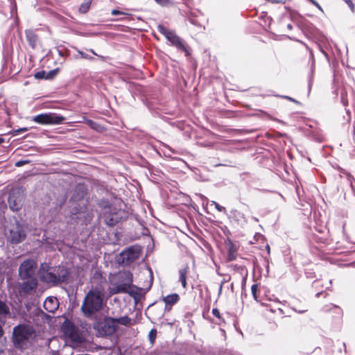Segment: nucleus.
<instances>
[{
  "label": "nucleus",
  "instance_id": "obj_17",
  "mask_svg": "<svg viewBox=\"0 0 355 355\" xmlns=\"http://www.w3.org/2000/svg\"><path fill=\"white\" fill-rule=\"evenodd\" d=\"M189 273V266H186L183 268H181L179 270V281L181 282L182 286L184 288H187V276Z\"/></svg>",
  "mask_w": 355,
  "mask_h": 355
},
{
  "label": "nucleus",
  "instance_id": "obj_42",
  "mask_svg": "<svg viewBox=\"0 0 355 355\" xmlns=\"http://www.w3.org/2000/svg\"><path fill=\"white\" fill-rule=\"evenodd\" d=\"M267 250H270V247L268 245L267 247Z\"/></svg>",
  "mask_w": 355,
  "mask_h": 355
},
{
  "label": "nucleus",
  "instance_id": "obj_20",
  "mask_svg": "<svg viewBox=\"0 0 355 355\" xmlns=\"http://www.w3.org/2000/svg\"><path fill=\"white\" fill-rule=\"evenodd\" d=\"M10 314V308L5 302L0 300V315L6 316Z\"/></svg>",
  "mask_w": 355,
  "mask_h": 355
},
{
  "label": "nucleus",
  "instance_id": "obj_28",
  "mask_svg": "<svg viewBox=\"0 0 355 355\" xmlns=\"http://www.w3.org/2000/svg\"><path fill=\"white\" fill-rule=\"evenodd\" d=\"M28 163H30L29 160H19L15 163V166L17 167H20Z\"/></svg>",
  "mask_w": 355,
  "mask_h": 355
},
{
  "label": "nucleus",
  "instance_id": "obj_1",
  "mask_svg": "<svg viewBox=\"0 0 355 355\" xmlns=\"http://www.w3.org/2000/svg\"><path fill=\"white\" fill-rule=\"evenodd\" d=\"M104 293L99 289H92L86 294L80 310L86 318H91L103 309L104 304Z\"/></svg>",
  "mask_w": 355,
  "mask_h": 355
},
{
  "label": "nucleus",
  "instance_id": "obj_29",
  "mask_svg": "<svg viewBox=\"0 0 355 355\" xmlns=\"http://www.w3.org/2000/svg\"><path fill=\"white\" fill-rule=\"evenodd\" d=\"M212 314L218 319H222L220 311L218 309L214 308L212 309Z\"/></svg>",
  "mask_w": 355,
  "mask_h": 355
},
{
  "label": "nucleus",
  "instance_id": "obj_16",
  "mask_svg": "<svg viewBox=\"0 0 355 355\" xmlns=\"http://www.w3.org/2000/svg\"><path fill=\"white\" fill-rule=\"evenodd\" d=\"M104 220L107 225L113 227L119 222V217L116 214L105 213Z\"/></svg>",
  "mask_w": 355,
  "mask_h": 355
},
{
  "label": "nucleus",
  "instance_id": "obj_41",
  "mask_svg": "<svg viewBox=\"0 0 355 355\" xmlns=\"http://www.w3.org/2000/svg\"><path fill=\"white\" fill-rule=\"evenodd\" d=\"M298 311H299L300 313H303V312H304V311H302V310H299Z\"/></svg>",
  "mask_w": 355,
  "mask_h": 355
},
{
  "label": "nucleus",
  "instance_id": "obj_33",
  "mask_svg": "<svg viewBox=\"0 0 355 355\" xmlns=\"http://www.w3.org/2000/svg\"><path fill=\"white\" fill-rule=\"evenodd\" d=\"M232 267H233L235 270L237 269L241 272L245 269V266H239L237 265H233Z\"/></svg>",
  "mask_w": 355,
  "mask_h": 355
},
{
  "label": "nucleus",
  "instance_id": "obj_31",
  "mask_svg": "<svg viewBox=\"0 0 355 355\" xmlns=\"http://www.w3.org/2000/svg\"><path fill=\"white\" fill-rule=\"evenodd\" d=\"M111 14H112V15L116 16V15H124V14H125V12H121V11H120V10H119L114 9V10H112L111 11Z\"/></svg>",
  "mask_w": 355,
  "mask_h": 355
},
{
  "label": "nucleus",
  "instance_id": "obj_22",
  "mask_svg": "<svg viewBox=\"0 0 355 355\" xmlns=\"http://www.w3.org/2000/svg\"><path fill=\"white\" fill-rule=\"evenodd\" d=\"M157 332L156 329H152L148 333V340L152 345H153L155 341L157 338Z\"/></svg>",
  "mask_w": 355,
  "mask_h": 355
},
{
  "label": "nucleus",
  "instance_id": "obj_4",
  "mask_svg": "<svg viewBox=\"0 0 355 355\" xmlns=\"http://www.w3.org/2000/svg\"><path fill=\"white\" fill-rule=\"evenodd\" d=\"M62 332L67 340L73 344L78 345L85 341L83 332L71 320L66 319L61 326Z\"/></svg>",
  "mask_w": 355,
  "mask_h": 355
},
{
  "label": "nucleus",
  "instance_id": "obj_34",
  "mask_svg": "<svg viewBox=\"0 0 355 355\" xmlns=\"http://www.w3.org/2000/svg\"><path fill=\"white\" fill-rule=\"evenodd\" d=\"M312 4H314L322 12H323L322 9L320 6V5L315 1L312 0Z\"/></svg>",
  "mask_w": 355,
  "mask_h": 355
},
{
  "label": "nucleus",
  "instance_id": "obj_9",
  "mask_svg": "<svg viewBox=\"0 0 355 355\" xmlns=\"http://www.w3.org/2000/svg\"><path fill=\"white\" fill-rule=\"evenodd\" d=\"M65 120V117L55 113H43L33 116L32 121L41 125L61 124Z\"/></svg>",
  "mask_w": 355,
  "mask_h": 355
},
{
  "label": "nucleus",
  "instance_id": "obj_40",
  "mask_svg": "<svg viewBox=\"0 0 355 355\" xmlns=\"http://www.w3.org/2000/svg\"><path fill=\"white\" fill-rule=\"evenodd\" d=\"M4 142V139L0 137V144Z\"/></svg>",
  "mask_w": 355,
  "mask_h": 355
},
{
  "label": "nucleus",
  "instance_id": "obj_3",
  "mask_svg": "<svg viewBox=\"0 0 355 355\" xmlns=\"http://www.w3.org/2000/svg\"><path fill=\"white\" fill-rule=\"evenodd\" d=\"M157 31L171 42V45L183 51L186 56L191 55V47L174 31L169 30L162 24L157 26Z\"/></svg>",
  "mask_w": 355,
  "mask_h": 355
},
{
  "label": "nucleus",
  "instance_id": "obj_36",
  "mask_svg": "<svg viewBox=\"0 0 355 355\" xmlns=\"http://www.w3.org/2000/svg\"><path fill=\"white\" fill-rule=\"evenodd\" d=\"M133 293H135V297H134L135 299H136L137 297H140V295H141V291H133Z\"/></svg>",
  "mask_w": 355,
  "mask_h": 355
},
{
  "label": "nucleus",
  "instance_id": "obj_5",
  "mask_svg": "<svg viewBox=\"0 0 355 355\" xmlns=\"http://www.w3.org/2000/svg\"><path fill=\"white\" fill-rule=\"evenodd\" d=\"M120 281L112 284L110 293L112 295L118 293H128L132 297H135L132 288V275L130 272H123L119 274Z\"/></svg>",
  "mask_w": 355,
  "mask_h": 355
},
{
  "label": "nucleus",
  "instance_id": "obj_30",
  "mask_svg": "<svg viewBox=\"0 0 355 355\" xmlns=\"http://www.w3.org/2000/svg\"><path fill=\"white\" fill-rule=\"evenodd\" d=\"M78 52L82 58L89 59V60L93 59L92 57L89 56L87 53H84L83 51H78Z\"/></svg>",
  "mask_w": 355,
  "mask_h": 355
},
{
  "label": "nucleus",
  "instance_id": "obj_39",
  "mask_svg": "<svg viewBox=\"0 0 355 355\" xmlns=\"http://www.w3.org/2000/svg\"><path fill=\"white\" fill-rule=\"evenodd\" d=\"M87 123L90 125H92L94 123L92 120H88Z\"/></svg>",
  "mask_w": 355,
  "mask_h": 355
},
{
  "label": "nucleus",
  "instance_id": "obj_27",
  "mask_svg": "<svg viewBox=\"0 0 355 355\" xmlns=\"http://www.w3.org/2000/svg\"><path fill=\"white\" fill-rule=\"evenodd\" d=\"M46 73L45 71H40L35 74V78L37 79H46Z\"/></svg>",
  "mask_w": 355,
  "mask_h": 355
},
{
  "label": "nucleus",
  "instance_id": "obj_6",
  "mask_svg": "<svg viewBox=\"0 0 355 355\" xmlns=\"http://www.w3.org/2000/svg\"><path fill=\"white\" fill-rule=\"evenodd\" d=\"M35 334L32 326L19 324L13 328L12 339L14 345L17 348H23L27 341Z\"/></svg>",
  "mask_w": 355,
  "mask_h": 355
},
{
  "label": "nucleus",
  "instance_id": "obj_32",
  "mask_svg": "<svg viewBox=\"0 0 355 355\" xmlns=\"http://www.w3.org/2000/svg\"><path fill=\"white\" fill-rule=\"evenodd\" d=\"M213 203L215 205L216 209L219 211H223L225 209V207L220 206L216 202H213Z\"/></svg>",
  "mask_w": 355,
  "mask_h": 355
},
{
  "label": "nucleus",
  "instance_id": "obj_2",
  "mask_svg": "<svg viewBox=\"0 0 355 355\" xmlns=\"http://www.w3.org/2000/svg\"><path fill=\"white\" fill-rule=\"evenodd\" d=\"M42 267L41 279L46 283L58 284L64 282L69 276V272L66 267L58 266L55 267Z\"/></svg>",
  "mask_w": 355,
  "mask_h": 355
},
{
  "label": "nucleus",
  "instance_id": "obj_12",
  "mask_svg": "<svg viewBox=\"0 0 355 355\" xmlns=\"http://www.w3.org/2000/svg\"><path fill=\"white\" fill-rule=\"evenodd\" d=\"M22 280L23 282L19 284L20 293L27 295L35 291L38 285L36 277H29Z\"/></svg>",
  "mask_w": 355,
  "mask_h": 355
},
{
  "label": "nucleus",
  "instance_id": "obj_10",
  "mask_svg": "<svg viewBox=\"0 0 355 355\" xmlns=\"http://www.w3.org/2000/svg\"><path fill=\"white\" fill-rule=\"evenodd\" d=\"M26 236L24 227L20 223H17L10 228L7 239L12 244H17L22 242Z\"/></svg>",
  "mask_w": 355,
  "mask_h": 355
},
{
  "label": "nucleus",
  "instance_id": "obj_26",
  "mask_svg": "<svg viewBox=\"0 0 355 355\" xmlns=\"http://www.w3.org/2000/svg\"><path fill=\"white\" fill-rule=\"evenodd\" d=\"M8 202L10 205V207L13 211H18L20 209V206L15 202V201L12 202V198H9Z\"/></svg>",
  "mask_w": 355,
  "mask_h": 355
},
{
  "label": "nucleus",
  "instance_id": "obj_38",
  "mask_svg": "<svg viewBox=\"0 0 355 355\" xmlns=\"http://www.w3.org/2000/svg\"><path fill=\"white\" fill-rule=\"evenodd\" d=\"M89 51H90L92 53H93L94 55H97V56L100 57L101 58L103 59V56H101V55H97V53H96L93 49H89Z\"/></svg>",
  "mask_w": 355,
  "mask_h": 355
},
{
  "label": "nucleus",
  "instance_id": "obj_23",
  "mask_svg": "<svg viewBox=\"0 0 355 355\" xmlns=\"http://www.w3.org/2000/svg\"><path fill=\"white\" fill-rule=\"evenodd\" d=\"M90 6H91V1L88 0L86 2H84L80 5L79 10L81 12L85 13L89 10Z\"/></svg>",
  "mask_w": 355,
  "mask_h": 355
},
{
  "label": "nucleus",
  "instance_id": "obj_13",
  "mask_svg": "<svg viewBox=\"0 0 355 355\" xmlns=\"http://www.w3.org/2000/svg\"><path fill=\"white\" fill-rule=\"evenodd\" d=\"M25 37L29 46L32 49L37 48L41 44L40 37L38 34V29H26L24 31Z\"/></svg>",
  "mask_w": 355,
  "mask_h": 355
},
{
  "label": "nucleus",
  "instance_id": "obj_11",
  "mask_svg": "<svg viewBox=\"0 0 355 355\" xmlns=\"http://www.w3.org/2000/svg\"><path fill=\"white\" fill-rule=\"evenodd\" d=\"M37 268L36 262L33 259L24 261L19 268V273L21 279H26L29 277H35V270Z\"/></svg>",
  "mask_w": 355,
  "mask_h": 355
},
{
  "label": "nucleus",
  "instance_id": "obj_15",
  "mask_svg": "<svg viewBox=\"0 0 355 355\" xmlns=\"http://www.w3.org/2000/svg\"><path fill=\"white\" fill-rule=\"evenodd\" d=\"M59 306L58 300L55 297H49L44 302V309L49 313H54Z\"/></svg>",
  "mask_w": 355,
  "mask_h": 355
},
{
  "label": "nucleus",
  "instance_id": "obj_25",
  "mask_svg": "<svg viewBox=\"0 0 355 355\" xmlns=\"http://www.w3.org/2000/svg\"><path fill=\"white\" fill-rule=\"evenodd\" d=\"M59 69H55L53 70H51L46 73V79H53L58 73Z\"/></svg>",
  "mask_w": 355,
  "mask_h": 355
},
{
  "label": "nucleus",
  "instance_id": "obj_24",
  "mask_svg": "<svg viewBox=\"0 0 355 355\" xmlns=\"http://www.w3.org/2000/svg\"><path fill=\"white\" fill-rule=\"evenodd\" d=\"M157 4L161 6H168L173 4L171 0H154Z\"/></svg>",
  "mask_w": 355,
  "mask_h": 355
},
{
  "label": "nucleus",
  "instance_id": "obj_21",
  "mask_svg": "<svg viewBox=\"0 0 355 355\" xmlns=\"http://www.w3.org/2000/svg\"><path fill=\"white\" fill-rule=\"evenodd\" d=\"M251 292L253 296V298L257 301H259V290H258V285L257 284H254L251 286Z\"/></svg>",
  "mask_w": 355,
  "mask_h": 355
},
{
  "label": "nucleus",
  "instance_id": "obj_35",
  "mask_svg": "<svg viewBox=\"0 0 355 355\" xmlns=\"http://www.w3.org/2000/svg\"><path fill=\"white\" fill-rule=\"evenodd\" d=\"M346 3L349 5L352 10L354 9V4L352 3L351 0H345Z\"/></svg>",
  "mask_w": 355,
  "mask_h": 355
},
{
  "label": "nucleus",
  "instance_id": "obj_18",
  "mask_svg": "<svg viewBox=\"0 0 355 355\" xmlns=\"http://www.w3.org/2000/svg\"><path fill=\"white\" fill-rule=\"evenodd\" d=\"M236 256L237 249L233 243H231L228 248L227 259L228 261H231L235 260L236 259Z\"/></svg>",
  "mask_w": 355,
  "mask_h": 355
},
{
  "label": "nucleus",
  "instance_id": "obj_8",
  "mask_svg": "<svg viewBox=\"0 0 355 355\" xmlns=\"http://www.w3.org/2000/svg\"><path fill=\"white\" fill-rule=\"evenodd\" d=\"M97 334L101 336H107L113 334L118 328L114 322V318L105 317L102 321L98 322L94 327Z\"/></svg>",
  "mask_w": 355,
  "mask_h": 355
},
{
  "label": "nucleus",
  "instance_id": "obj_7",
  "mask_svg": "<svg viewBox=\"0 0 355 355\" xmlns=\"http://www.w3.org/2000/svg\"><path fill=\"white\" fill-rule=\"evenodd\" d=\"M141 250L138 246H130L123 250L119 255L117 261L123 266H128L139 259Z\"/></svg>",
  "mask_w": 355,
  "mask_h": 355
},
{
  "label": "nucleus",
  "instance_id": "obj_37",
  "mask_svg": "<svg viewBox=\"0 0 355 355\" xmlns=\"http://www.w3.org/2000/svg\"><path fill=\"white\" fill-rule=\"evenodd\" d=\"M27 130H28V129L26 128H20L19 130H15V132L19 133V132H26Z\"/></svg>",
  "mask_w": 355,
  "mask_h": 355
},
{
  "label": "nucleus",
  "instance_id": "obj_14",
  "mask_svg": "<svg viewBox=\"0 0 355 355\" xmlns=\"http://www.w3.org/2000/svg\"><path fill=\"white\" fill-rule=\"evenodd\" d=\"M180 299V295L178 293H173L163 297L162 301L165 304V311H170L172 306L179 302Z\"/></svg>",
  "mask_w": 355,
  "mask_h": 355
},
{
  "label": "nucleus",
  "instance_id": "obj_19",
  "mask_svg": "<svg viewBox=\"0 0 355 355\" xmlns=\"http://www.w3.org/2000/svg\"><path fill=\"white\" fill-rule=\"evenodd\" d=\"M131 318L127 315L120 317L119 318H114V322L116 325H117V324H119L124 326H130L131 325Z\"/></svg>",
  "mask_w": 355,
  "mask_h": 355
}]
</instances>
